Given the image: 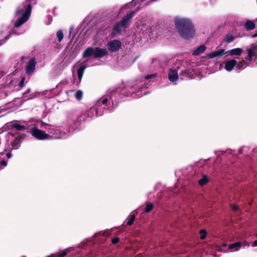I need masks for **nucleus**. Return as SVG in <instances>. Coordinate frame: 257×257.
I'll use <instances>...</instances> for the list:
<instances>
[{
	"mask_svg": "<svg viewBox=\"0 0 257 257\" xmlns=\"http://www.w3.org/2000/svg\"><path fill=\"white\" fill-rule=\"evenodd\" d=\"M36 62L33 58L31 59L26 67V71L28 75H31L36 69Z\"/></svg>",
	"mask_w": 257,
	"mask_h": 257,
	"instance_id": "13",
	"label": "nucleus"
},
{
	"mask_svg": "<svg viewBox=\"0 0 257 257\" xmlns=\"http://www.w3.org/2000/svg\"><path fill=\"white\" fill-rule=\"evenodd\" d=\"M232 209H233V210H237V206H236V205H233V206H232Z\"/></svg>",
	"mask_w": 257,
	"mask_h": 257,
	"instance_id": "41",
	"label": "nucleus"
},
{
	"mask_svg": "<svg viewBox=\"0 0 257 257\" xmlns=\"http://www.w3.org/2000/svg\"><path fill=\"white\" fill-rule=\"evenodd\" d=\"M135 218H136V214H132L131 215V217H130V219L127 221V224L128 225H131L132 224H133V223H134V222L135 221Z\"/></svg>",
	"mask_w": 257,
	"mask_h": 257,
	"instance_id": "32",
	"label": "nucleus"
},
{
	"mask_svg": "<svg viewBox=\"0 0 257 257\" xmlns=\"http://www.w3.org/2000/svg\"><path fill=\"white\" fill-rule=\"evenodd\" d=\"M243 52V50L241 48H236L229 50L226 51L224 53V55L226 56H240Z\"/></svg>",
	"mask_w": 257,
	"mask_h": 257,
	"instance_id": "17",
	"label": "nucleus"
},
{
	"mask_svg": "<svg viewBox=\"0 0 257 257\" xmlns=\"http://www.w3.org/2000/svg\"><path fill=\"white\" fill-rule=\"evenodd\" d=\"M253 245L254 246H257V240L253 242Z\"/></svg>",
	"mask_w": 257,
	"mask_h": 257,
	"instance_id": "43",
	"label": "nucleus"
},
{
	"mask_svg": "<svg viewBox=\"0 0 257 257\" xmlns=\"http://www.w3.org/2000/svg\"><path fill=\"white\" fill-rule=\"evenodd\" d=\"M22 32H18L15 29H11L9 31V34L6 36L4 39L0 41V46L4 44L8 39H9L11 36L13 35H20L22 34Z\"/></svg>",
	"mask_w": 257,
	"mask_h": 257,
	"instance_id": "21",
	"label": "nucleus"
},
{
	"mask_svg": "<svg viewBox=\"0 0 257 257\" xmlns=\"http://www.w3.org/2000/svg\"><path fill=\"white\" fill-rule=\"evenodd\" d=\"M32 11V7L29 4L25 2L21 4L17 8L15 16L17 19L14 22V27L12 29H15L18 32H22L18 28L26 23L30 18Z\"/></svg>",
	"mask_w": 257,
	"mask_h": 257,
	"instance_id": "1",
	"label": "nucleus"
},
{
	"mask_svg": "<svg viewBox=\"0 0 257 257\" xmlns=\"http://www.w3.org/2000/svg\"><path fill=\"white\" fill-rule=\"evenodd\" d=\"M21 142V139L19 138H16L11 143V145L13 149H18L20 146Z\"/></svg>",
	"mask_w": 257,
	"mask_h": 257,
	"instance_id": "25",
	"label": "nucleus"
},
{
	"mask_svg": "<svg viewBox=\"0 0 257 257\" xmlns=\"http://www.w3.org/2000/svg\"><path fill=\"white\" fill-rule=\"evenodd\" d=\"M21 257H27V256H25V255H23V256H21Z\"/></svg>",
	"mask_w": 257,
	"mask_h": 257,
	"instance_id": "45",
	"label": "nucleus"
},
{
	"mask_svg": "<svg viewBox=\"0 0 257 257\" xmlns=\"http://www.w3.org/2000/svg\"><path fill=\"white\" fill-rule=\"evenodd\" d=\"M154 205L152 203H148L147 204L145 209L146 212H150L153 208Z\"/></svg>",
	"mask_w": 257,
	"mask_h": 257,
	"instance_id": "33",
	"label": "nucleus"
},
{
	"mask_svg": "<svg viewBox=\"0 0 257 257\" xmlns=\"http://www.w3.org/2000/svg\"><path fill=\"white\" fill-rule=\"evenodd\" d=\"M248 244L246 242H236L232 244H230L228 246V249L230 251H238L240 249L241 246H247Z\"/></svg>",
	"mask_w": 257,
	"mask_h": 257,
	"instance_id": "14",
	"label": "nucleus"
},
{
	"mask_svg": "<svg viewBox=\"0 0 257 257\" xmlns=\"http://www.w3.org/2000/svg\"><path fill=\"white\" fill-rule=\"evenodd\" d=\"M209 181V179L206 175H203V177L199 180L198 183L200 186H203L207 184Z\"/></svg>",
	"mask_w": 257,
	"mask_h": 257,
	"instance_id": "27",
	"label": "nucleus"
},
{
	"mask_svg": "<svg viewBox=\"0 0 257 257\" xmlns=\"http://www.w3.org/2000/svg\"><path fill=\"white\" fill-rule=\"evenodd\" d=\"M25 3L29 4L30 6L32 7V5L36 4V0H26Z\"/></svg>",
	"mask_w": 257,
	"mask_h": 257,
	"instance_id": "34",
	"label": "nucleus"
},
{
	"mask_svg": "<svg viewBox=\"0 0 257 257\" xmlns=\"http://www.w3.org/2000/svg\"><path fill=\"white\" fill-rule=\"evenodd\" d=\"M82 96L83 92L80 90H77L75 93V97L78 100H81L82 98Z\"/></svg>",
	"mask_w": 257,
	"mask_h": 257,
	"instance_id": "30",
	"label": "nucleus"
},
{
	"mask_svg": "<svg viewBox=\"0 0 257 257\" xmlns=\"http://www.w3.org/2000/svg\"><path fill=\"white\" fill-rule=\"evenodd\" d=\"M250 63V62L247 61V59H246V60L242 59L241 61H239L238 62H237L236 68L243 70L246 68L249 65Z\"/></svg>",
	"mask_w": 257,
	"mask_h": 257,
	"instance_id": "23",
	"label": "nucleus"
},
{
	"mask_svg": "<svg viewBox=\"0 0 257 257\" xmlns=\"http://www.w3.org/2000/svg\"><path fill=\"white\" fill-rule=\"evenodd\" d=\"M108 98L105 96L99 98L96 101L95 106L88 111V116L91 117L102 115L103 110L108 108Z\"/></svg>",
	"mask_w": 257,
	"mask_h": 257,
	"instance_id": "2",
	"label": "nucleus"
},
{
	"mask_svg": "<svg viewBox=\"0 0 257 257\" xmlns=\"http://www.w3.org/2000/svg\"><path fill=\"white\" fill-rule=\"evenodd\" d=\"M121 46V43L117 40H113L109 41L107 44V47L111 52L118 51Z\"/></svg>",
	"mask_w": 257,
	"mask_h": 257,
	"instance_id": "9",
	"label": "nucleus"
},
{
	"mask_svg": "<svg viewBox=\"0 0 257 257\" xmlns=\"http://www.w3.org/2000/svg\"><path fill=\"white\" fill-rule=\"evenodd\" d=\"M178 33L182 38L185 39L192 38L195 34L194 28H177Z\"/></svg>",
	"mask_w": 257,
	"mask_h": 257,
	"instance_id": "7",
	"label": "nucleus"
},
{
	"mask_svg": "<svg viewBox=\"0 0 257 257\" xmlns=\"http://www.w3.org/2000/svg\"><path fill=\"white\" fill-rule=\"evenodd\" d=\"M25 78L23 77L20 82L18 84V86L20 88H23L25 86Z\"/></svg>",
	"mask_w": 257,
	"mask_h": 257,
	"instance_id": "35",
	"label": "nucleus"
},
{
	"mask_svg": "<svg viewBox=\"0 0 257 257\" xmlns=\"http://www.w3.org/2000/svg\"><path fill=\"white\" fill-rule=\"evenodd\" d=\"M200 234H201V236H200L201 239H204L205 238L206 235V232L205 230H204V229L201 230Z\"/></svg>",
	"mask_w": 257,
	"mask_h": 257,
	"instance_id": "36",
	"label": "nucleus"
},
{
	"mask_svg": "<svg viewBox=\"0 0 257 257\" xmlns=\"http://www.w3.org/2000/svg\"><path fill=\"white\" fill-rule=\"evenodd\" d=\"M119 239L118 237H114L112 239V243L116 244L119 242Z\"/></svg>",
	"mask_w": 257,
	"mask_h": 257,
	"instance_id": "39",
	"label": "nucleus"
},
{
	"mask_svg": "<svg viewBox=\"0 0 257 257\" xmlns=\"http://www.w3.org/2000/svg\"><path fill=\"white\" fill-rule=\"evenodd\" d=\"M94 53L95 49H93L92 47H88L83 52V57L84 58H86L91 56H94Z\"/></svg>",
	"mask_w": 257,
	"mask_h": 257,
	"instance_id": "24",
	"label": "nucleus"
},
{
	"mask_svg": "<svg viewBox=\"0 0 257 257\" xmlns=\"http://www.w3.org/2000/svg\"><path fill=\"white\" fill-rule=\"evenodd\" d=\"M38 122L40 123V126L41 127L46 128V125H47V123L42 121H39Z\"/></svg>",
	"mask_w": 257,
	"mask_h": 257,
	"instance_id": "38",
	"label": "nucleus"
},
{
	"mask_svg": "<svg viewBox=\"0 0 257 257\" xmlns=\"http://www.w3.org/2000/svg\"><path fill=\"white\" fill-rule=\"evenodd\" d=\"M72 250V247L67 248L66 249L64 250L62 252H61L60 253H59L58 255H55L54 257H64V256H65L67 254V253L68 252H70Z\"/></svg>",
	"mask_w": 257,
	"mask_h": 257,
	"instance_id": "28",
	"label": "nucleus"
},
{
	"mask_svg": "<svg viewBox=\"0 0 257 257\" xmlns=\"http://www.w3.org/2000/svg\"><path fill=\"white\" fill-rule=\"evenodd\" d=\"M176 28H194L191 20L184 17H177L174 20Z\"/></svg>",
	"mask_w": 257,
	"mask_h": 257,
	"instance_id": "5",
	"label": "nucleus"
},
{
	"mask_svg": "<svg viewBox=\"0 0 257 257\" xmlns=\"http://www.w3.org/2000/svg\"><path fill=\"white\" fill-rule=\"evenodd\" d=\"M255 22L250 20H247L244 24L245 29L247 31H250L255 28Z\"/></svg>",
	"mask_w": 257,
	"mask_h": 257,
	"instance_id": "22",
	"label": "nucleus"
},
{
	"mask_svg": "<svg viewBox=\"0 0 257 257\" xmlns=\"http://www.w3.org/2000/svg\"><path fill=\"white\" fill-rule=\"evenodd\" d=\"M86 68V65L85 64H82L77 70V75L73 74V84L77 86L80 84Z\"/></svg>",
	"mask_w": 257,
	"mask_h": 257,
	"instance_id": "8",
	"label": "nucleus"
},
{
	"mask_svg": "<svg viewBox=\"0 0 257 257\" xmlns=\"http://www.w3.org/2000/svg\"><path fill=\"white\" fill-rule=\"evenodd\" d=\"M94 57L96 58H102L108 53L107 50L103 48H95Z\"/></svg>",
	"mask_w": 257,
	"mask_h": 257,
	"instance_id": "18",
	"label": "nucleus"
},
{
	"mask_svg": "<svg viewBox=\"0 0 257 257\" xmlns=\"http://www.w3.org/2000/svg\"><path fill=\"white\" fill-rule=\"evenodd\" d=\"M156 76H157V74L154 73V74H150V75H147L145 76V78L146 79H151V78H155Z\"/></svg>",
	"mask_w": 257,
	"mask_h": 257,
	"instance_id": "37",
	"label": "nucleus"
},
{
	"mask_svg": "<svg viewBox=\"0 0 257 257\" xmlns=\"http://www.w3.org/2000/svg\"><path fill=\"white\" fill-rule=\"evenodd\" d=\"M237 61L235 59H229L224 62V68L227 71H231L235 66L236 67Z\"/></svg>",
	"mask_w": 257,
	"mask_h": 257,
	"instance_id": "16",
	"label": "nucleus"
},
{
	"mask_svg": "<svg viewBox=\"0 0 257 257\" xmlns=\"http://www.w3.org/2000/svg\"><path fill=\"white\" fill-rule=\"evenodd\" d=\"M6 127L9 128H15L17 130L22 131L25 129V126L24 125L20 124L15 121H12L9 123H7L6 124Z\"/></svg>",
	"mask_w": 257,
	"mask_h": 257,
	"instance_id": "19",
	"label": "nucleus"
},
{
	"mask_svg": "<svg viewBox=\"0 0 257 257\" xmlns=\"http://www.w3.org/2000/svg\"><path fill=\"white\" fill-rule=\"evenodd\" d=\"M205 49L206 47L204 45H201L193 52V55H198L204 52Z\"/></svg>",
	"mask_w": 257,
	"mask_h": 257,
	"instance_id": "26",
	"label": "nucleus"
},
{
	"mask_svg": "<svg viewBox=\"0 0 257 257\" xmlns=\"http://www.w3.org/2000/svg\"><path fill=\"white\" fill-rule=\"evenodd\" d=\"M11 157L12 154L11 152L7 153L5 152L0 153V170L7 165V161Z\"/></svg>",
	"mask_w": 257,
	"mask_h": 257,
	"instance_id": "11",
	"label": "nucleus"
},
{
	"mask_svg": "<svg viewBox=\"0 0 257 257\" xmlns=\"http://www.w3.org/2000/svg\"><path fill=\"white\" fill-rule=\"evenodd\" d=\"M152 30L150 24L146 21H140L137 23L136 31L140 34L144 36L148 35L151 37L153 35Z\"/></svg>",
	"mask_w": 257,
	"mask_h": 257,
	"instance_id": "3",
	"label": "nucleus"
},
{
	"mask_svg": "<svg viewBox=\"0 0 257 257\" xmlns=\"http://www.w3.org/2000/svg\"><path fill=\"white\" fill-rule=\"evenodd\" d=\"M247 55L246 59L249 62H251L252 60V57L257 55V44H253L251 45L247 49Z\"/></svg>",
	"mask_w": 257,
	"mask_h": 257,
	"instance_id": "10",
	"label": "nucleus"
},
{
	"mask_svg": "<svg viewBox=\"0 0 257 257\" xmlns=\"http://www.w3.org/2000/svg\"><path fill=\"white\" fill-rule=\"evenodd\" d=\"M136 11H134L125 16L122 20L117 23L114 27V31L116 32H120L127 28L130 25L131 19L133 17Z\"/></svg>",
	"mask_w": 257,
	"mask_h": 257,
	"instance_id": "4",
	"label": "nucleus"
},
{
	"mask_svg": "<svg viewBox=\"0 0 257 257\" xmlns=\"http://www.w3.org/2000/svg\"><path fill=\"white\" fill-rule=\"evenodd\" d=\"M252 38H255L257 37V32L254 33L253 35H251Z\"/></svg>",
	"mask_w": 257,
	"mask_h": 257,
	"instance_id": "42",
	"label": "nucleus"
},
{
	"mask_svg": "<svg viewBox=\"0 0 257 257\" xmlns=\"http://www.w3.org/2000/svg\"><path fill=\"white\" fill-rule=\"evenodd\" d=\"M255 237H257V233L255 234Z\"/></svg>",
	"mask_w": 257,
	"mask_h": 257,
	"instance_id": "46",
	"label": "nucleus"
},
{
	"mask_svg": "<svg viewBox=\"0 0 257 257\" xmlns=\"http://www.w3.org/2000/svg\"><path fill=\"white\" fill-rule=\"evenodd\" d=\"M151 0H133V1L131 3H128L126 5H124L123 7H121L120 11H121L122 9H129L132 6H133L134 4L135 5H137L138 4L139 5V7H143L144 6H145L146 4H147L148 2H151Z\"/></svg>",
	"mask_w": 257,
	"mask_h": 257,
	"instance_id": "12",
	"label": "nucleus"
},
{
	"mask_svg": "<svg viewBox=\"0 0 257 257\" xmlns=\"http://www.w3.org/2000/svg\"><path fill=\"white\" fill-rule=\"evenodd\" d=\"M33 97V96H31L28 98H27V99H32Z\"/></svg>",
	"mask_w": 257,
	"mask_h": 257,
	"instance_id": "44",
	"label": "nucleus"
},
{
	"mask_svg": "<svg viewBox=\"0 0 257 257\" xmlns=\"http://www.w3.org/2000/svg\"><path fill=\"white\" fill-rule=\"evenodd\" d=\"M57 38L58 39V41L60 42L62 41L64 37L63 32L62 30H59L57 31L56 33Z\"/></svg>",
	"mask_w": 257,
	"mask_h": 257,
	"instance_id": "29",
	"label": "nucleus"
},
{
	"mask_svg": "<svg viewBox=\"0 0 257 257\" xmlns=\"http://www.w3.org/2000/svg\"><path fill=\"white\" fill-rule=\"evenodd\" d=\"M168 75L169 80L171 82L176 84L179 78V75L177 70L175 69H170L169 70Z\"/></svg>",
	"mask_w": 257,
	"mask_h": 257,
	"instance_id": "15",
	"label": "nucleus"
},
{
	"mask_svg": "<svg viewBox=\"0 0 257 257\" xmlns=\"http://www.w3.org/2000/svg\"><path fill=\"white\" fill-rule=\"evenodd\" d=\"M234 39V37L231 35H227L225 39V41L227 43H230L232 42Z\"/></svg>",
	"mask_w": 257,
	"mask_h": 257,
	"instance_id": "31",
	"label": "nucleus"
},
{
	"mask_svg": "<svg viewBox=\"0 0 257 257\" xmlns=\"http://www.w3.org/2000/svg\"><path fill=\"white\" fill-rule=\"evenodd\" d=\"M31 92V89L30 88H28L24 93H23V95H25L27 93H29Z\"/></svg>",
	"mask_w": 257,
	"mask_h": 257,
	"instance_id": "40",
	"label": "nucleus"
},
{
	"mask_svg": "<svg viewBox=\"0 0 257 257\" xmlns=\"http://www.w3.org/2000/svg\"><path fill=\"white\" fill-rule=\"evenodd\" d=\"M225 52V51L224 49H220L208 54L206 57L207 58L211 59L216 57H219L223 54H224Z\"/></svg>",
	"mask_w": 257,
	"mask_h": 257,
	"instance_id": "20",
	"label": "nucleus"
},
{
	"mask_svg": "<svg viewBox=\"0 0 257 257\" xmlns=\"http://www.w3.org/2000/svg\"><path fill=\"white\" fill-rule=\"evenodd\" d=\"M30 133L33 137L39 140H47L50 136L45 132L34 126L31 128Z\"/></svg>",
	"mask_w": 257,
	"mask_h": 257,
	"instance_id": "6",
	"label": "nucleus"
}]
</instances>
